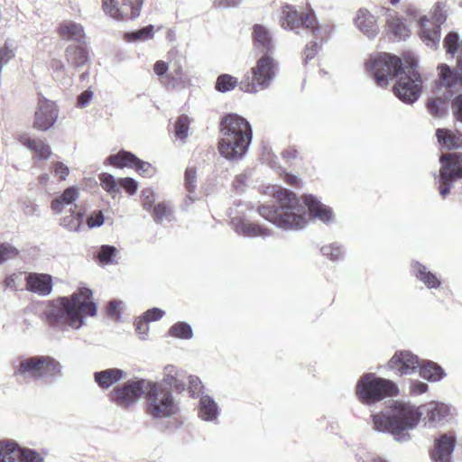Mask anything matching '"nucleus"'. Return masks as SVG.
<instances>
[{
	"label": "nucleus",
	"instance_id": "nucleus-1",
	"mask_svg": "<svg viewBox=\"0 0 462 462\" xmlns=\"http://www.w3.org/2000/svg\"><path fill=\"white\" fill-rule=\"evenodd\" d=\"M451 416V406L442 402L431 401L420 406L394 402L389 411L372 415V420L376 430L390 433L395 441L404 443L411 439L409 430L421 420L425 426L438 428L448 423Z\"/></svg>",
	"mask_w": 462,
	"mask_h": 462
},
{
	"label": "nucleus",
	"instance_id": "nucleus-2",
	"mask_svg": "<svg viewBox=\"0 0 462 462\" xmlns=\"http://www.w3.org/2000/svg\"><path fill=\"white\" fill-rule=\"evenodd\" d=\"M259 215L279 228L300 230L306 227L305 207L298 196L291 189L279 187L273 192V200L270 204L258 207Z\"/></svg>",
	"mask_w": 462,
	"mask_h": 462
},
{
	"label": "nucleus",
	"instance_id": "nucleus-3",
	"mask_svg": "<svg viewBox=\"0 0 462 462\" xmlns=\"http://www.w3.org/2000/svg\"><path fill=\"white\" fill-rule=\"evenodd\" d=\"M90 289L81 287L70 297H60L52 301L46 311L47 319L51 324L66 325L80 328L86 316L97 314V305L92 300Z\"/></svg>",
	"mask_w": 462,
	"mask_h": 462
},
{
	"label": "nucleus",
	"instance_id": "nucleus-4",
	"mask_svg": "<svg viewBox=\"0 0 462 462\" xmlns=\"http://www.w3.org/2000/svg\"><path fill=\"white\" fill-rule=\"evenodd\" d=\"M220 131L219 153L229 161L242 159L252 143L253 131L249 122L237 114L230 113L221 119Z\"/></svg>",
	"mask_w": 462,
	"mask_h": 462
},
{
	"label": "nucleus",
	"instance_id": "nucleus-5",
	"mask_svg": "<svg viewBox=\"0 0 462 462\" xmlns=\"http://www.w3.org/2000/svg\"><path fill=\"white\" fill-rule=\"evenodd\" d=\"M63 365L51 356H33L22 358L14 367V374L30 377L44 385H52L63 376Z\"/></svg>",
	"mask_w": 462,
	"mask_h": 462
},
{
	"label": "nucleus",
	"instance_id": "nucleus-6",
	"mask_svg": "<svg viewBox=\"0 0 462 462\" xmlns=\"http://www.w3.org/2000/svg\"><path fill=\"white\" fill-rule=\"evenodd\" d=\"M398 393L399 388L393 381L377 376L374 373L362 374L356 385L358 401L369 406L386 397L395 396Z\"/></svg>",
	"mask_w": 462,
	"mask_h": 462
},
{
	"label": "nucleus",
	"instance_id": "nucleus-7",
	"mask_svg": "<svg viewBox=\"0 0 462 462\" xmlns=\"http://www.w3.org/2000/svg\"><path fill=\"white\" fill-rule=\"evenodd\" d=\"M279 71V62L273 55H261L254 67L251 69V75L246 74L239 83L243 92L255 94L268 88L275 79Z\"/></svg>",
	"mask_w": 462,
	"mask_h": 462
},
{
	"label": "nucleus",
	"instance_id": "nucleus-8",
	"mask_svg": "<svg viewBox=\"0 0 462 462\" xmlns=\"http://www.w3.org/2000/svg\"><path fill=\"white\" fill-rule=\"evenodd\" d=\"M405 68L401 58L387 52L372 55L366 63L367 72L380 87H387Z\"/></svg>",
	"mask_w": 462,
	"mask_h": 462
},
{
	"label": "nucleus",
	"instance_id": "nucleus-9",
	"mask_svg": "<svg viewBox=\"0 0 462 462\" xmlns=\"http://www.w3.org/2000/svg\"><path fill=\"white\" fill-rule=\"evenodd\" d=\"M432 20L422 15L418 20V33L422 42L432 50H437L441 39V26L448 18L447 4L437 2L431 8Z\"/></svg>",
	"mask_w": 462,
	"mask_h": 462
},
{
	"label": "nucleus",
	"instance_id": "nucleus-10",
	"mask_svg": "<svg viewBox=\"0 0 462 462\" xmlns=\"http://www.w3.org/2000/svg\"><path fill=\"white\" fill-rule=\"evenodd\" d=\"M440 169L434 174L441 198L445 199L457 180L462 179V152H449L439 156Z\"/></svg>",
	"mask_w": 462,
	"mask_h": 462
},
{
	"label": "nucleus",
	"instance_id": "nucleus-11",
	"mask_svg": "<svg viewBox=\"0 0 462 462\" xmlns=\"http://www.w3.org/2000/svg\"><path fill=\"white\" fill-rule=\"evenodd\" d=\"M144 395L147 401V413L153 419L168 418L178 411L171 392L157 383L148 382Z\"/></svg>",
	"mask_w": 462,
	"mask_h": 462
},
{
	"label": "nucleus",
	"instance_id": "nucleus-12",
	"mask_svg": "<svg viewBox=\"0 0 462 462\" xmlns=\"http://www.w3.org/2000/svg\"><path fill=\"white\" fill-rule=\"evenodd\" d=\"M422 91V79L417 70V64L406 66L404 70L396 78L393 92L396 97L407 105L414 104Z\"/></svg>",
	"mask_w": 462,
	"mask_h": 462
},
{
	"label": "nucleus",
	"instance_id": "nucleus-13",
	"mask_svg": "<svg viewBox=\"0 0 462 462\" xmlns=\"http://www.w3.org/2000/svg\"><path fill=\"white\" fill-rule=\"evenodd\" d=\"M148 382L144 379H131L117 385L109 393L110 401L120 407H129L145 394Z\"/></svg>",
	"mask_w": 462,
	"mask_h": 462
},
{
	"label": "nucleus",
	"instance_id": "nucleus-14",
	"mask_svg": "<svg viewBox=\"0 0 462 462\" xmlns=\"http://www.w3.org/2000/svg\"><path fill=\"white\" fill-rule=\"evenodd\" d=\"M420 357L410 350H397L383 365L398 376L412 375L420 366Z\"/></svg>",
	"mask_w": 462,
	"mask_h": 462
},
{
	"label": "nucleus",
	"instance_id": "nucleus-15",
	"mask_svg": "<svg viewBox=\"0 0 462 462\" xmlns=\"http://www.w3.org/2000/svg\"><path fill=\"white\" fill-rule=\"evenodd\" d=\"M140 0H122L121 6L117 0H102V10L116 21L135 20L140 16L143 5Z\"/></svg>",
	"mask_w": 462,
	"mask_h": 462
},
{
	"label": "nucleus",
	"instance_id": "nucleus-16",
	"mask_svg": "<svg viewBox=\"0 0 462 462\" xmlns=\"http://www.w3.org/2000/svg\"><path fill=\"white\" fill-rule=\"evenodd\" d=\"M0 462H44L42 456L31 448H20L10 439L0 442Z\"/></svg>",
	"mask_w": 462,
	"mask_h": 462
},
{
	"label": "nucleus",
	"instance_id": "nucleus-17",
	"mask_svg": "<svg viewBox=\"0 0 462 462\" xmlns=\"http://www.w3.org/2000/svg\"><path fill=\"white\" fill-rule=\"evenodd\" d=\"M315 14L313 11L299 13L292 5H285L282 9L281 25L284 29H307L315 25Z\"/></svg>",
	"mask_w": 462,
	"mask_h": 462
},
{
	"label": "nucleus",
	"instance_id": "nucleus-18",
	"mask_svg": "<svg viewBox=\"0 0 462 462\" xmlns=\"http://www.w3.org/2000/svg\"><path fill=\"white\" fill-rule=\"evenodd\" d=\"M58 109L55 103L43 99L39 102L33 126L40 131L49 130L57 121Z\"/></svg>",
	"mask_w": 462,
	"mask_h": 462
},
{
	"label": "nucleus",
	"instance_id": "nucleus-19",
	"mask_svg": "<svg viewBox=\"0 0 462 462\" xmlns=\"http://www.w3.org/2000/svg\"><path fill=\"white\" fill-rule=\"evenodd\" d=\"M456 447V438L450 434H442L435 439L434 448L430 452L433 462H451Z\"/></svg>",
	"mask_w": 462,
	"mask_h": 462
},
{
	"label": "nucleus",
	"instance_id": "nucleus-20",
	"mask_svg": "<svg viewBox=\"0 0 462 462\" xmlns=\"http://www.w3.org/2000/svg\"><path fill=\"white\" fill-rule=\"evenodd\" d=\"M305 207L308 208L309 214L313 218L320 220L325 225L334 222L335 215L333 209L321 203L317 197L306 194L302 197Z\"/></svg>",
	"mask_w": 462,
	"mask_h": 462
},
{
	"label": "nucleus",
	"instance_id": "nucleus-21",
	"mask_svg": "<svg viewBox=\"0 0 462 462\" xmlns=\"http://www.w3.org/2000/svg\"><path fill=\"white\" fill-rule=\"evenodd\" d=\"M252 40L254 48L262 54L273 55L275 45L271 31L263 24H254L252 28Z\"/></svg>",
	"mask_w": 462,
	"mask_h": 462
},
{
	"label": "nucleus",
	"instance_id": "nucleus-22",
	"mask_svg": "<svg viewBox=\"0 0 462 462\" xmlns=\"http://www.w3.org/2000/svg\"><path fill=\"white\" fill-rule=\"evenodd\" d=\"M231 227L238 234L246 237L270 236L272 231L259 224L252 223L241 217H232Z\"/></svg>",
	"mask_w": 462,
	"mask_h": 462
},
{
	"label": "nucleus",
	"instance_id": "nucleus-23",
	"mask_svg": "<svg viewBox=\"0 0 462 462\" xmlns=\"http://www.w3.org/2000/svg\"><path fill=\"white\" fill-rule=\"evenodd\" d=\"M26 290L40 296L52 291V276L47 273H30L25 277Z\"/></svg>",
	"mask_w": 462,
	"mask_h": 462
},
{
	"label": "nucleus",
	"instance_id": "nucleus-24",
	"mask_svg": "<svg viewBox=\"0 0 462 462\" xmlns=\"http://www.w3.org/2000/svg\"><path fill=\"white\" fill-rule=\"evenodd\" d=\"M65 58L69 65L79 69L89 60V53L85 42H72L65 50Z\"/></svg>",
	"mask_w": 462,
	"mask_h": 462
},
{
	"label": "nucleus",
	"instance_id": "nucleus-25",
	"mask_svg": "<svg viewBox=\"0 0 462 462\" xmlns=\"http://www.w3.org/2000/svg\"><path fill=\"white\" fill-rule=\"evenodd\" d=\"M438 69L439 81L442 86L446 88L462 87V55L458 56L457 68L451 69L447 64H440Z\"/></svg>",
	"mask_w": 462,
	"mask_h": 462
},
{
	"label": "nucleus",
	"instance_id": "nucleus-26",
	"mask_svg": "<svg viewBox=\"0 0 462 462\" xmlns=\"http://www.w3.org/2000/svg\"><path fill=\"white\" fill-rule=\"evenodd\" d=\"M411 273L429 290L439 289L442 285L441 280L436 273L428 270V268L418 261H412L411 263Z\"/></svg>",
	"mask_w": 462,
	"mask_h": 462
},
{
	"label": "nucleus",
	"instance_id": "nucleus-27",
	"mask_svg": "<svg viewBox=\"0 0 462 462\" xmlns=\"http://www.w3.org/2000/svg\"><path fill=\"white\" fill-rule=\"evenodd\" d=\"M198 414L204 421L217 423L220 408L212 396L202 394L198 405Z\"/></svg>",
	"mask_w": 462,
	"mask_h": 462
},
{
	"label": "nucleus",
	"instance_id": "nucleus-28",
	"mask_svg": "<svg viewBox=\"0 0 462 462\" xmlns=\"http://www.w3.org/2000/svg\"><path fill=\"white\" fill-rule=\"evenodd\" d=\"M79 195V189L76 186L68 187L63 192L53 199L51 203V208L54 214H61L67 206H70L73 209H78L75 204Z\"/></svg>",
	"mask_w": 462,
	"mask_h": 462
},
{
	"label": "nucleus",
	"instance_id": "nucleus-29",
	"mask_svg": "<svg viewBox=\"0 0 462 462\" xmlns=\"http://www.w3.org/2000/svg\"><path fill=\"white\" fill-rule=\"evenodd\" d=\"M356 27L369 39H374L379 32L375 17L366 9H359L356 17Z\"/></svg>",
	"mask_w": 462,
	"mask_h": 462
},
{
	"label": "nucleus",
	"instance_id": "nucleus-30",
	"mask_svg": "<svg viewBox=\"0 0 462 462\" xmlns=\"http://www.w3.org/2000/svg\"><path fill=\"white\" fill-rule=\"evenodd\" d=\"M125 372L120 368H107L94 373L95 383L102 389H108L121 381Z\"/></svg>",
	"mask_w": 462,
	"mask_h": 462
},
{
	"label": "nucleus",
	"instance_id": "nucleus-31",
	"mask_svg": "<svg viewBox=\"0 0 462 462\" xmlns=\"http://www.w3.org/2000/svg\"><path fill=\"white\" fill-rule=\"evenodd\" d=\"M19 142L35 153V157L39 160H48L52 152L50 145L43 140L32 139L26 134L19 136Z\"/></svg>",
	"mask_w": 462,
	"mask_h": 462
},
{
	"label": "nucleus",
	"instance_id": "nucleus-32",
	"mask_svg": "<svg viewBox=\"0 0 462 462\" xmlns=\"http://www.w3.org/2000/svg\"><path fill=\"white\" fill-rule=\"evenodd\" d=\"M419 374L428 382H439L446 376V372L441 365L429 359L421 360Z\"/></svg>",
	"mask_w": 462,
	"mask_h": 462
},
{
	"label": "nucleus",
	"instance_id": "nucleus-33",
	"mask_svg": "<svg viewBox=\"0 0 462 462\" xmlns=\"http://www.w3.org/2000/svg\"><path fill=\"white\" fill-rule=\"evenodd\" d=\"M163 382L169 386L170 390L178 393L186 390V383L183 380L182 374L174 365H168L164 367Z\"/></svg>",
	"mask_w": 462,
	"mask_h": 462
},
{
	"label": "nucleus",
	"instance_id": "nucleus-34",
	"mask_svg": "<svg viewBox=\"0 0 462 462\" xmlns=\"http://www.w3.org/2000/svg\"><path fill=\"white\" fill-rule=\"evenodd\" d=\"M386 25L393 40H405L410 36V28L402 16L388 14Z\"/></svg>",
	"mask_w": 462,
	"mask_h": 462
},
{
	"label": "nucleus",
	"instance_id": "nucleus-35",
	"mask_svg": "<svg viewBox=\"0 0 462 462\" xmlns=\"http://www.w3.org/2000/svg\"><path fill=\"white\" fill-rule=\"evenodd\" d=\"M59 32L63 39L74 41L73 42H85L84 28L75 22L60 23Z\"/></svg>",
	"mask_w": 462,
	"mask_h": 462
},
{
	"label": "nucleus",
	"instance_id": "nucleus-36",
	"mask_svg": "<svg viewBox=\"0 0 462 462\" xmlns=\"http://www.w3.org/2000/svg\"><path fill=\"white\" fill-rule=\"evenodd\" d=\"M70 215L65 216L60 219V225L69 232H79L80 230L85 212L81 209L69 208Z\"/></svg>",
	"mask_w": 462,
	"mask_h": 462
},
{
	"label": "nucleus",
	"instance_id": "nucleus-37",
	"mask_svg": "<svg viewBox=\"0 0 462 462\" xmlns=\"http://www.w3.org/2000/svg\"><path fill=\"white\" fill-rule=\"evenodd\" d=\"M320 254H322V256L328 259L329 261L333 263H337L344 259L346 250L341 244L337 242H333L328 245L321 246Z\"/></svg>",
	"mask_w": 462,
	"mask_h": 462
},
{
	"label": "nucleus",
	"instance_id": "nucleus-38",
	"mask_svg": "<svg viewBox=\"0 0 462 462\" xmlns=\"http://www.w3.org/2000/svg\"><path fill=\"white\" fill-rule=\"evenodd\" d=\"M427 108L432 116L442 117L446 116L448 110V97H437L430 99Z\"/></svg>",
	"mask_w": 462,
	"mask_h": 462
},
{
	"label": "nucleus",
	"instance_id": "nucleus-39",
	"mask_svg": "<svg viewBox=\"0 0 462 462\" xmlns=\"http://www.w3.org/2000/svg\"><path fill=\"white\" fill-rule=\"evenodd\" d=\"M118 250L116 246L110 245H103L97 252L95 258L100 265H109L116 263V257Z\"/></svg>",
	"mask_w": 462,
	"mask_h": 462
},
{
	"label": "nucleus",
	"instance_id": "nucleus-40",
	"mask_svg": "<svg viewBox=\"0 0 462 462\" xmlns=\"http://www.w3.org/2000/svg\"><path fill=\"white\" fill-rule=\"evenodd\" d=\"M153 35L154 26L152 24H149L148 26L140 28L138 30L125 32L124 39L129 42H145L152 39Z\"/></svg>",
	"mask_w": 462,
	"mask_h": 462
},
{
	"label": "nucleus",
	"instance_id": "nucleus-41",
	"mask_svg": "<svg viewBox=\"0 0 462 462\" xmlns=\"http://www.w3.org/2000/svg\"><path fill=\"white\" fill-rule=\"evenodd\" d=\"M168 335L176 338L188 340L193 337V329L190 324L185 321H178L171 326Z\"/></svg>",
	"mask_w": 462,
	"mask_h": 462
},
{
	"label": "nucleus",
	"instance_id": "nucleus-42",
	"mask_svg": "<svg viewBox=\"0 0 462 462\" xmlns=\"http://www.w3.org/2000/svg\"><path fill=\"white\" fill-rule=\"evenodd\" d=\"M128 155H134L131 152H127L125 150H121L119 152L116 154H111L106 159V163L113 165L118 169H122L125 167H131L133 163V160Z\"/></svg>",
	"mask_w": 462,
	"mask_h": 462
},
{
	"label": "nucleus",
	"instance_id": "nucleus-43",
	"mask_svg": "<svg viewBox=\"0 0 462 462\" xmlns=\"http://www.w3.org/2000/svg\"><path fill=\"white\" fill-rule=\"evenodd\" d=\"M237 79L229 74H220L216 80L215 88L220 93H226L239 86Z\"/></svg>",
	"mask_w": 462,
	"mask_h": 462
},
{
	"label": "nucleus",
	"instance_id": "nucleus-44",
	"mask_svg": "<svg viewBox=\"0 0 462 462\" xmlns=\"http://www.w3.org/2000/svg\"><path fill=\"white\" fill-rule=\"evenodd\" d=\"M443 46L447 54L454 57L458 50H461L460 47H462V42L460 40L459 33L457 32H449L444 38Z\"/></svg>",
	"mask_w": 462,
	"mask_h": 462
},
{
	"label": "nucleus",
	"instance_id": "nucleus-45",
	"mask_svg": "<svg viewBox=\"0 0 462 462\" xmlns=\"http://www.w3.org/2000/svg\"><path fill=\"white\" fill-rule=\"evenodd\" d=\"M100 185L108 192L113 198L119 193V179L116 180L114 175L103 172L99 175Z\"/></svg>",
	"mask_w": 462,
	"mask_h": 462
},
{
	"label": "nucleus",
	"instance_id": "nucleus-46",
	"mask_svg": "<svg viewBox=\"0 0 462 462\" xmlns=\"http://www.w3.org/2000/svg\"><path fill=\"white\" fill-rule=\"evenodd\" d=\"M184 184L185 188L189 193V199L191 201H194V198L192 194H194L197 190V168L194 166L187 167L184 174Z\"/></svg>",
	"mask_w": 462,
	"mask_h": 462
},
{
	"label": "nucleus",
	"instance_id": "nucleus-47",
	"mask_svg": "<svg viewBox=\"0 0 462 462\" xmlns=\"http://www.w3.org/2000/svg\"><path fill=\"white\" fill-rule=\"evenodd\" d=\"M150 212L156 224H162L163 220L171 221V211L164 202L154 205Z\"/></svg>",
	"mask_w": 462,
	"mask_h": 462
},
{
	"label": "nucleus",
	"instance_id": "nucleus-48",
	"mask_svg": "<svg viewBox=\"0 0 462 462\" xmlns=\"http://www.w3.org/2000/svg\"><path fill=\"white\" fill-rule=\"evenodd\" d=\"M189 124L190 119L185 114L180 115L177 118L174 123V135L177 139L184 140L188 137Z\"/></svg>",
	"mask_w": 462,
	"mask_h": 462
},
{
	"label": "nucleus",
	"instance_id": "nucleus-49",
	"mask_svg": "<svg viewBox=\"0 0 462 462\" xmlns=\"http://www.w3.org/2000/svg\"><path fill=\"white\" fill-rule=\"evenodd\" d=\"M314 24L315 25L313 26L308 27L307 30L311 32V34L314 36L316 40L319 41V43L323 44L324 42H327L330 37L332 27L328 25L323 27L320 26L316 16Z\"/></svg>",
	"mask_w": 462,
	"mask_h": 462
},
{
	"label": "nucleus",
	"instance_id": "nucleus-50",
	"mask_svg": "<svg viewBox=\"0 0 462 462\" xmlns=\"http://www.w3.org/2000/svg\"><path fill=\"white\" fill-rule=\"evenodd\" d=\"M436 136L438 142L443 148L448 150L454 149V131L446 128H439L436 131Z\"/></svg>",
	"mask_w": 462,
	"mask_h": 462
},
{
	"label": "nucleus",
	"instance_id": "nucleus-51",
	"mask_svg": "<svg viewBox=\"0 0 462 462\" xmlns=\"http://www.w3.org/2000/svg\"><path fill=\"white\" fill-rule=\"evenodd\" d=\"M133 160L131 168H134L140 174L144 177H151L154 173V168L148 162L139 159L136 155H129Z\"/></svg>",
	"mask_w": 462,
	"mask_h": 462
},
{
	"label": "nucleus",
	"instance_id": "nucleus-52",
	"mask_svg": "<svg viewBox=\"0 0 462 462\" xmlns=\"http://www.w3.org/2000/svg\"><path fill=\"white\" fill-rule=\"evenodd\" d=\"M189 379V386H188V390H189V395L192 397V398H199L200 399V396L203 393V384H202V382L200 381V379L198 377V376H195V375H189L188 377Z\"/></svg>",
	"mask_w": 462,
	"mask_h": 462
},
{
	"label": "nucleus",
	"instance_id": "nucleus-53",
	"mask_svg": "<svg viewBox=\"0 0 462 462\" xmlns=\"http://www.w3.org/2000/svg\"><path fill=\"white\" fill-rule=\"evenodd\" d=\"M20 251L8 243H0V265L9 260L18 256Z\"/></svg>",
	"mask_w": 462,
	"mask_h": 462
},
{
	"label": "nucleus",
	"instance_id": "nucleus-54",
	"mask_svg": "<svg viewBox=\"0 0 462 462\" xmlns=\"http://www.w3.org/2000/svg\"><path fill=\"white\" fill-rule=\"evenodd\" d=\"M322 44L318 40H314L308 42L303 51L304 62L307 64L310 60L315 58V56L321 50Z\"/></svg>",
	"mask_w": 462,
	"mask_h": 462
},
{
	"label": "nucleus",
	"instance_id": "nucleus-55",
	"mask_svg": "<svg viewBox=\"0 0 462 462\" xmlns=\"http://www.w3.org/2000/svg\"><path fill=\"white\" fill-rule=\"evenodd\" d=\"M118 188L119 189H124L130 195H134L138 189V182L134 178H120Z\"/></svg>",
	"mask_w": 462,
	"mask_h": 462
},
{
	"label": "nucleus",
	"instance_id": "nucleus-56",
	"mask_svg": "<svg viewBox=\"0 0 462 462\" xmlns=\"http://www.w3.org/2000/svg\"><path fill=\"white\" fill-rule=\"evenodd\" d=\"M135 331L139 336V338L145 340L149 334V323L143 318L138 317L134 320Z\"/></svg>",
	"mask_w": 462,
	"mask_h": 462
},
{
	"label": "nucleus",
	"instance_id": "nucleus-57",
	"mask_svg": "<svg viewBox=\"0 0 462 462\" xmlns=\"http://www.w3.org/2000/svg\"><path fill=\"white\" fill-rule=\"evenodd\" d=\"M105 222V217L101 210L92 212L87 218L88 228L99 227Z\"/></svg>",
	"mask_w": 462,
	"mask_h": 462
},
{
	"label": "nucleus",
	"instance_id": "nucleus-58",
	"mask_svg": "<svg viewBox=\"0 0 462 462\" xmlns=\"http://www.w3.org/2000/svg\"><path fill=\"white\" fill-rule=\"evenodd\" d=\"M143 207L147 211H152L155 202V194L152 189H145L142 191Z\"/></svg>",
	"mask_w": 462,
	"mask_h": 462
},
{
	"label": "nucleus",
	"instance_id": "nucleus-59",
	"mask_svg": "<svg viewBox=\"0 0 462 462\" xmlns=\"http://www.w3.org/2000/svg\"><path fill=\"white\" fill-rule=\"evenodd\" d=\"M454 118L462 124V94L456 96L451 102Z\"/></svg>",
	"mask_w": 462,
	"mask_h": 462
},
{
	"label": "nucleus",
	"instance_id": "nucleus-60",
	"mask_svg": "<svg viewBox=\"0 0 462 462\" xmlns=\"http://www.w3.org/2000/svg\"><path fill=\"white\" fill-rule=\"evenodd\" d=\"M165 312L160 308H152L147 310L141 317H143L148 323L152 321L160 320Z\"/></svg>",
	"mask_w": 462,
	"mask_h": 462
},
{
	"label": "nucleus",
	"instance_id": "nucleus-61",
	"mask_svg": "<svg viewBox=\"0 0 462 462\" xmlns=\"http://www.w3.org/2000/svg\"><path fill=\"white\" fill-rule=\"evenodd\" d=\"M120 300H111L108 302L106 307V313L107 315L112 319H119L121 318V312H120Z\"/></svg>",
	"mask_w": 462,
	"mask_h": 462
},
{
	"label": "nucleus",
	"instance_id": "nucleus-62",
	"mask_svg": "<svg viewBox=\"0 0 462 462\" xmlns=\"http://www.w3.org/2000/svg\"><path fill=\"white\" fill-rule=\"evenodd\" d=\"M429 390V385L418 380H411L410 392L413 395L425 393Z\"/></svg>",
	"mask_w": 462,
	"mask_h": 462
},
{
	"label": "nucleus",
	"instance_id": "nucleus-63",
	"mask_svg": "<svg viewBox=\"0 0 462 462\" xmlns=\"http://www.w3.org/2000/svg\"><path fill=\"white\" fill-rule=\"evenodd\" d=\"M93 97V92L88 88L79 95L77 99V106L83 108L86 107Z\"/></svg>",
	"mask_w": 462,
	"mask_h": 462
},
{
	"label": "nucleus",
	"instance_id": "nucleus-64",
	"mask_svg": "<svg viewBox=\"0 0 462 462\" xmlns=\"http://www.w3.org/2000/svg\"><path fill=\"white\" fill-rule=\"evenodd\" d=\"M53 171L55 174L58 175L62 180H65L69 174V167L61 162H56L53 164Z\"/></svg>",
	"mask_w": 462,
	"mask_h": 462
}]
</instances>
